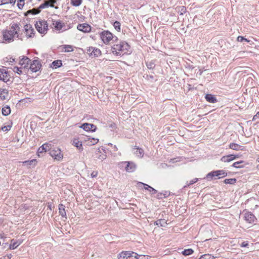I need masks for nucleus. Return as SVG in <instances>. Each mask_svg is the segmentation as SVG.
<instances>
[{
    "instance_id": "f257e3e1",
    "label": "nucleus",
    "mask_w": 259,
    "mask_h": 259,
    "mask_svg": "<svg viewBox=\"0 0 259 259\" xmlns=\"http://www.w3.org/2000/svg\"><path fill=\"white\" fill-rule=\"evenodd\" d=\"M130 46L126 41L118 40L115 37V43L111 47L112 53L116 56H122L130 51Z\"/></svg>"
},
{
    "instance_id": "f03ea898",
    "label": "nucleus",
    "mask_w": 259,
    "mask_h": 259,
    "mask_svg": "<svg viewBox=\"0 0 259 259\" xmlns=\"http://www.w3.org/2000/svg\"><path fill=\"white\" fill-rule=\"evenodd\" d=\"M19 29V25L17 23H14L11 27L9 30L6 31L3 33L4 39L8 42H12L14 40V35L17 34L18 31L16 29Z\"/></svg>"
},
{
    "instance_id": "7ed1b4c3",
    "label": "nucleus",
    "mask_w": 259,
    "mask_h": 259,
    "mask_svg": "<svg viewBox=\"0 0 259 259\" xmlns=\"http://www.w3.org/2000/svg\"><path fill=\"white\" fill-rule=\"evenodd\" d=\"M35 26L37 31L41 34H46L48 30V24L45 20L36 21Z\"/></svg>"
},
{
    "instance_id": "20e7f679",
    "label": "nucleus",
    "mask_w": 259,
    "mask_h": 259,
    "mask_svg": "<svg viewBox=\"0 0 259 259\" xmlns=\"http://www.w3.org/2000/svg\"><path fill=\"white\" fill-rule=\"evenodd\" d=\"M49 7H54L53 5H51L50 3L48 1H45V3L41 4L37 9H33L31 10H29L27 11L25 13V16H27L29 14H31L32 15H36L39 14L40 12L41 9L47 8Z\"/></svg>"
},
{
    "instance_id": "39448f33",
    "label": "nucleus",
    "mask_w": 259,
    "mask_h": 259,
    "mask_svg": "<svg viewBox=\"0 0 259 259\" xmlns=\"http://www.w3.org/2000/svg\"><path fill=\"white\" fill-rule=\"evenodd\" d=\"M49 154L54 159L60 161L63 157V154L61 153V149L58 147H52L49 150Z\"/></svg>"
},
{
    "instance_id": "423d86ee",
    "label": "nucleus",
    "mask_w": 259,
    "mask_h": 259,
    "mask_svg": "<svg viewBox=\"0 0 259 259\" xmlns=\"http://www.w3.org/2000/svg\"><path fill=\"white\" fill-rule=\"evenodd\" d=\"M100 37L104 44H106L109 42L112 39L115 40V36H113L110 31L106 30L102 31L100 34Z\"/></svg>"
},
{
    "instance_id": "0eeeda50",
    "label": "nucleus",
    "mask_w": 259,
    "mask_h": 259,
    "mask_svg": "<svg viewBox=\"0 0 259 259\" xmlns=\"http://www.w3.org/2000/svg\"><path fill=\"white\" fill-rule=\"evenodd\" d=\"M41 67V64L39 58H35L32 62L30 63V69L33 72H36L39 71Z\"/></svg>"
},
{
    "instance_id": "6e6552de",
    "label": "nucleus",
    "mask_w": 259,
    "mask_h": 259,
    "mask_svg": "<svg viewBox=\"0 0 259 259\" xmlns=\"http://www.w3.org/2000/svg\"><path fill=\"white\" fill-rule=\"evenodd\" d=\"M10 75L9 74L8 71L7 70L6 68L3 67L0 68V80L7 82L10 80Z\"/></svg>"
},
{
    "instance_id": "1a4fd4ad",
    "label": "nucleus",
    "mask_w": 259,
    "mask_h": 259,
    "mask_svg": "<svg viewBox=\"0 0 259 259\" xmlns=\"http://www.w3.org/2000/svg\"><path fill=\"white\" fill-rule=\"evenodd\" d=\"M244 219L248 223L255 224L257 219L255 215L250 211H246L244 215Z\"/></svg>"
},
{
    "instance_id": "9d476101",
    "label": "nucleus",
    "mask_w": 259,
    "mask_h": 259,
    "mask_svg": "<svg viewBox=\"0 0 259 259\" xmlns=\"http://www.w3.org/2000/svg\"><path fill=\"white\" fill-rule=\"evenodd\" d=\"M79 127L86 132H95L97 130V126L92 123H84Z\"/></svg>"
},
{
    "instance_id": "9b49d317",
    "label": "nucleus",
    "mask_w": 259,
    "mask_h": 259,
    "mask_svg": "<svg viewBox=\"0 0 259 259\" xmlns=\"http://www.w3.org/2000/svg\"><path fill=\"white\" fill-rule=\"evenodd\" d=\"M24 30L27 37H32L34 36L35 30L30 24H26L24 26Z\"/></svg>"
},
{
    "instance_id": "f8f14e48",
    "label": "nucleus",
    "mask_w": 259,
    "mask_h": 259,
    "mask_svg": "<svg viewBox=\"0 0 259 259\" xmlns=\"http://www.w3.org/2000/svg\"><path fill=\"white\" fill-rule=\"evenodd\" d=\"M134 252L132 251H122L117 256L118 259H127L133 256Z\"/></svg>"
},
{
    "instance_id": "ddd939ff",
    "label": "nucleus",
    "mask_w": 259,
    "mask_h": 259,
    "mask_svg": "<svg viewBox=\"0 0 259 259\" xmlns=\"http://www.w3.org/2000/svg\"><path fill=\"white\" fill-rule=\"evenodd\" d=\"M137 165L133 161H127L125 170L127 172H133L136 170Z\"/></svg>"
},
{
    "instance_id": "4468645a",
    "label": "nucleus",
    "mask_w": 259,
    "mask_h": 259,
    "mask_svg": "<svg viewBox=\"0 0 259 259\" xmlns=\"http://www.w3.org/2000/svg\"><path fill=\"white\" fill-rule=\"evenodd\" d=\"M77 28L83 32H89L91 30V26L87 23L79 24L77 25Z\"/></svg>"
},
{
    "instance_id": "2eb2a0df",
    "label": "nucleus",
    "mask_w": 259,
    "mask_h": 259,
    "mask_svg": "<svg viewBox=\"0 0 259 259\" xmlns=\"http://www.w3.org/2000/svg\"><path fill=\"white\" fill-rule=\"evenodd\" d=\"M51 149V144L49 143H45L41 146L37 150L38 155L39 156V153H42L44 152L49 151Z\"/></svg>"
},
{
    "instance_id": "dca6fc26",
    "label": "nucleus",
    "mask_w": 259,
    "mask_h": 259,
    "mask_svg": "<svg viewBox=\"0 0 259 259\" xmlns=\"http://www.w3.org/2000/svg\"><path fill=\"white\" fill-rule=\"evenodd\" d=\"M52 25L56 30L60 31L65 26V24L60 20H55L53 21Z\"/></svg>"
},
{
    "instance_id": "f3484780",
    "label": "nucleus",
    "mask_w": 259,
    "mask_h": 259,
    "mask_svg": "<svg viewBox=\"0 0 259 259\" xmlns=\"http://www.w3.org/2000/svg\"><path fill=\"white\" fill-rule=\"evenodd\" d=\"M138 184L139 186L141 185H143L144 189L148 190L151 195H154L157 193V191L156 190L148 184L142 182H139Z\"/></svg>"
},
{
    "instance_id": "a211bd4d",
    "label": "nucleus",
    "mask_w": 259,
    "mask_h": 259,
    "mask_svg": "<svg viewBox=\"0 0 259 259\" xmlns=\"http://www.w3.org/2000/svg\"><path fill=\"white\" fill-rule=\"evenodd\" d=\"M31 60L27 57L23 56L20 61V64L23 66L24 68L28 67V65L30 63Z\"/></svg>"
},
{
    "instance_id": "6ab92c4d",
    "label": "nucleus",
    "mask_w": 259,
    "mask_h": 259,
    "mask_svg": "<svg viewBox=\"0 0 259 259\" xmlns=\"http://www.w3.org/2000/svg\"><path fill=\"white\" fill-rule=\"evenodd\" d=\"M229 148L231 149L236 151H243L244 150L245 148L244 146L240 145L238 144L235 143H231L229 144Z\"/></svg>"
},
{
    "instance_id": "aec40b11",
    "label": "nucleus",
    "mask_w": 259,
    "mask_h": 259,
    "mask_svg": "<svg viewBox=\"0 0 259 259\" xmlns=\"http://www.w3.org/2000/svg\"><path fill=\"white\" fill-rule=\"evenodd\" d=\"M9 98V92L6 89H0V99L2 100H7Z\"/></svg>"
},
{
    "instance_id": "412c9836",
    "label": "nucleus",
    "mask_w": 259,
    "mask_h": 259,
    "mask_svg": "<svg viewBox=\"0 0 259 259\" xmlns=\"http://www.w3.org/2000/svg\"><path fill=\"white\" fill-rule=\"evenodd\" d=\"M206 100L211 103H215L217 102V99L216 97L211 94H207L205 96Z\"/></svg>"
},
{
    "instance_id": "4be33fe9",
    "label": "nucleus",
    "mask_w": 259,
    "mask_h": 259,
    "mask_svg": "<svg viewBox=\"0 0 259 259\" xmlns=\"http://www.w3.org/2000/svg\"><path fill=\"white\" fill-rule=\"evenodd\" d=\"M101 55V52L100 49L94 47L92 53H90V57L92 58H95L100 56Z\"/></svg>"
},
{
    "instance_id": "5701e85b",
    "label": "nucleus",
    "mask_w": 259,
    "mask_h": 259,
    "mask_svg": "<svg viewBox=\"0 0 259 259\" xmlns=\"http://www.w3.org/2000/svg\"><path fill=\"white\" fill-rule=\"evenodd\" d=\"M59 213L62 217L66 218V212L65 211V206L63 204H59L58 206Z\"/></svg>"
},
{
    "instance_id": "b1692460",
    "label": "nucleus",
    "mask_w": 259,
    "mask_h": 259,
    "mask_svg": "<svg viewBox=\"0 0 259 259\" xmlns=\"http://www.w3.org/2000/svg\"><path fill=\"white\" fill-rule=\"evenodd\" d=\"M170 195V192L168 191H165L163 192L158 193L157 194L156 198L158 199H162L163 198H167Z\"/></svg>"
},
{
    "instance_id": "393cba45",
    "label": "nucleus",
    "mask_w": 259,
    "mask_h": 259,
    "mask_svg": "<svg viewBox=\"0 0 259 259\" xmlns=\"http://www.w3.org/2000/svg\"><path fill=\"white\" fill-rule=\"evenodd\" d=\"M72 145L76 147L79 150L82 151L83 147L82 142L77 139H74L72 142Z\"/></svg>"
},
{
    "instance_id": "a878e982",
    "label": "nucleus",
    "mask_w": 259,
    "mask_h": 259,
    "mask_svg": "<svg viewBox=\"0 0 259 259\" xmlns=\"http://www.w3.org/2000/svg\"><path fill=\"white\" fill-rule=\"evenodd\" d=\"M134 149L135 150L134 153L137 156L139 157H142L143 156L144 150L142 148L135 146Z\"/></svg>"
},
{
    "instance_id": "bb28decb",
    "label": "nucleus",
    "mask_w": 259,
    "mask_h": 259,
    "mask_svg": "<svg viewBox=\"0 0 259 259\" xmlns=\"http://www.w3.org/2000/svg\"><path fill=\"white\" fill-rule=\"evenodd\" d=\"M62 65V61L60 60H57L54 61L51 65V67H52L54 69H57L60 67H61Z\"/></svg>"
},
{
    "instance_id": "cd10ccee",
    "label": "nucleus",
    "mask_w": 259,
    "mask_h": 259,
    "mask_svg": "<svg viewBox=\"0 0 259 259\" xmlns=\"http://www.w3.org/2000/svg\"><path fill=\"white\" fill-rule=\"evenodd\" d=\"M215 177H217L216 170H213L207 174L204 179H206L207 181H211Z\"/></svg>"
},
{
    "instance_id": "c85d7f7f",
    "label": "nucleus",
    "mask_w": 259,
    "mask_h": 259,
    "mask_svg": "<svg viewBox=\"0 0 259 259\" xmlns=\"http://www.w3.org/2000/svg\"><path fill=\"white\" fill-rule=\"evenodd\" d=\"M2 114L4 116H8L11 113V109L9 106L6 105L2 108Z\"/></svg>"
},
{
    "instance_id": "c756f323",
    "label": "nucleus",
    "mask_w": 259,
    "mask_h": 259,
    "mask_svg": "<svg viewBox=\"0 0 259 259\" xmlns=\"http://www.w3.org/2000/svg\"><path fill=\"white\" fill-rule=\"evenodd\" d=\"M216 174L218 179H221L227 176V173L224 170H216Z\"/></svg>"
},
{
    "instance_id": "7c9ffc66",
    "label": "nucleus",
    "mask_w": 259,
    "mask_h": 259,
    "mask_svg": "<svg viewBox=\"0 0 259 259\" xmlns=\"http://www.w3.org/2000/svg\"><path fill=\"white\" fill-rule=\"evenodd\" d=\"M61 47L63 49V52H71L73 51V46L71 45H62Z\"/></svg>"
},
{
    "instance_id": "2f4dec72",
    "label": "nucleus",
    "mask_w": 259,
    "mask_h": 259,
    "mask_svg": "<svg viewBox=\"0 0 259 259\" xmlns=\"http://www.w3.org/2000/svg\"><path fill=\"white\" fill-rule=\"evenodd\" d=\"M36 159H32L31 160H26L24 162H23V164L25 165H32V166H34L36 164Z\"/></svg>"
},
{
    "instance_id": "473e14b6",
    "label": "nucleus",
    "mask_w": 259,
    "mask_h": 259,
    "mask_svg": "<svg viewBox=\"0 0 259 259\" xmlns=\"http://www.w3.org/2000/svg\"><path fill=\"white\" fill-rule=\"evenodd\" d=\"M154 224L158 226L164 227L167 223L165 220L159 219L155 222Z\"/></svg>"
},
{
    "instance_id": "72a5a7b5",
    "label": "nucleus",
    "mask_w": 259,
    "mask_h": 259,
    "mask_svg": "<svg viewBox=\"0 0 259 259\" xmlns=\"http://www.w3.org/2000/svg\"><path fill=\"white\" fill-rule=\"evenodd\" d=\"M194 252V250L191 248L185 249L182 252V254L184 256L191 255Z\"/></svg>"
},
{
    "instance_id": "f704fd0d",
    "label": "nucleus",
    "mask_w": 259,
    "mask_h": 259,
    "mask_svg": "<svg viewBox=\"0 0 259 259\" xmlns=\"http://www.w3.org/2000/svg\"><path fill=\"white\" fill-rule=\"evenodd\" d=\"M177 9L180 15H183L186 12V8L185 6L178 7Z\"/></svg>"
},
{
    "instance_id": "c9c22d12",
    "label": "nucleus",
    "mask_w": 259,
    "mask_h": 259,
    "mask_svg": "<svg viewBox=\"0 0 259 259\" xmlns=\"http://www.w3.org/2000/svg\"><path fill=\"white\" fill-rule=\"evenodd\" d=\"M244 162L243 160L235 162L232 164V166L236 168H242L244 166L243 165H241V164Z\"/></svg>"
},
{
    "instance_id": "e433bc0d",
    "label": "nucleus",
    "mask_w": 259,
    "mask_h": 259,
    "mask_svg": "<svg viewBox=\"0 0 259 259\" xmlns=\"http://www.w3.org/2000/svg\"><path fill=\"white\" fill-rule=\"evenodd\" d=\"M146 65L149 69H153L155 67V61L153 60L146 62Z\"/></svg>"
},
{
    "instance_id": "4c0bfd02",
    "label": "nucleus",
    "mask_w": 259,
    "mask_h": 259,
    "mask_svg": "<svg viewBox=\"0 0 259 259\" xmlns=\"http://www.w3.org/2000/svg\"><path fill=\"white\" fill-rule=\"evenodd\" d=\"M237 181L236 179H226L224 181V183L226 184H234Z\"/></svg>"
},
{
    "instance_id": "58836bf2",
    "label": "nucleus",
    "mask_w": 259,
    "mask_h": 259,
    "mask_svg": "<svg viewBox=\"0 0 259 259\" xmlns=\"http://www.w3.org/2000/svg\"><path fill=\"white\" fill-rule=\"evenodd\" d=\"M19 245L17 243V242H15V240L14 239H12L11 240V243L9 245V248L10 249H16Z\"/></svg>"
},
{
    "instance_id": "ea45409f",
    "label": "nucleus",
    "mask_w": 259,
    "mask_h": 259,
    "mask_svg": "<svg viewBox=\"0 0 259 259\" xmlns=\"http://www.w3.org/2000/svg\"><path fill=\"white\" fill-rule=\"evenodd\" d=\"M215 257L210 254H204L201 255L199 259H214Z\"/></svg>"
},
{
    "instance_id": "a19ab883",
    "label": "nucleus",
    "mask_w": 259,
    "mask_h": 259,
    "mask_svg": "<svg viewBox=\"0 0 259 259\" xmlns=\"http://www.w3.org/2000/svg\"><path fill=\"white\" fill-rule=\"evenodd\" d=\"M82 0H71V4L75 7H78L81 4Z\"/></svg>"
},
{
    "instance_id": "79ce46f5",
    "label": "nucleus",
    "mask_w": 259,
    "mask_h": 259,
    "mask_svg": "<svg viewBox=\"0 0 259 259\" xmlns=\"http://www.w3.org/2000/svg\"><path fill=\"white\" fill-rule=\"evenodd\" d=\"M113 26L115 30L117 31L120 32L121 30L120 28V23L119 21H116L113 23Z\"/></svg>"
},
{
    "instance_id": "37998d69",
    "label": "nucleus",
    "mask_w": 259,
    "mask_h": 259,
    "mask_svg": "<svg viewBox=\"0 0 259 259\" xmlns=\"http://www.w3.org/2000/svg\"><path fill=\"white\" fill-rule=\"evenodd\" d=\"M221 161L224 162H230L231 161L229 155L223 156L221 158Z\"/></svg>"
},
{
    "instance_id": "c03bdc74",
    "label": "nucleus",
    "mask_w": 259,
    "mask_h": 259,
    "mask_svg": "<svg viewBox=\"0 0 259 259\" xmlns=\"http://www.w3.org/2000/svg\"><path fill=\"white\" fill-rule=\"evenodd\" d=\"M13 71L19 75L22 74L23 71L22 70L21 67H18L17 66H15L13 68Z\"/></svg>"
},
{
    "instance_id": "a18cd8bd",
    "label": "nucleus",
    "mask_w": 259,
    "mask_h": 259,
    "mask_svg": "<svg viewBox=\"0 0 259 259\" xmlns=\"http://www.w3.org/2000/svg\"><path fill=\"white\" fill-rule=\"evenodd\" d=\"M25 0H18L17 3V6L20 9H22L24 5Z\"/></svg>"
},
{
    "instance_id": "49530a36",
    "label": "nucleus",
    "mask_w": 259,
    "mask_h": 259,
    "mask_svg": "<svg viewBox=\"0 0 259 259\" xmlns=\"http://www.w3.org/2000/svg\"><path fill=\"white\" fill-rule=\"evenodd\" d=\"M99 155L98 156V158L100 159L101 160L103 161V160L105 159L106 158V155L104 153L101 154V152L99 151Z\"/></svg>"
},
{
    "instance_id": "de8ad7c7",
    "label": "nucleus",
    "mask_w": 259,
    "mask_h": 259,
    "mask_svg": "<svg viewBox=\"0 0 259 259\" xmlns=\"http://www.w3.org/2000/svg\"><path fill=\"white\" fill-rule=\"evenodd\" d=\"M127 161H122L119 162L118 164V167L120 168H125V166L126 165Z\"/></svg>"
},
{
    "instance_id": "09e8293b",
    "label": "nucleus",
    "mask_w": 259,
    "mask_h": 259,
    "mask_svg": "<svg viewBox=\"0 0 259 259\" xmlns=\"http://www.w3.org/2000/svg\"><path fill=\"white\" fill-rule=\"evenodd\" d=\"M5 61L9 62L10 64L11 63H13L15 61V59L13 58L12 57H7L5 59Z\"/></svg>"
},
{
    "instance_id": "8fccbe9b",
    "label": "nucleus",
    "mask_w": 259,
    "mask_h": 259,
    "mask_svg": "<svg viewBox=\"0 0 259 259\" xmlns=\"http://www.w3.org/2000/svg\"><path fill=\"white\" fill-rule=\"evenodd\" d=\"M98 174V172L97 171H93L91 173V176L92 178H96L97 177Z\"/></svg>"
},
{
    "instance_id": "3c124183",
    "label": "nucleus",
    "mask_w": 259,
    "mask_h": 259,
    "mask_svg": "<svg viewBox=\"0 0 259 259\" xmlns=\"http://www.w3.org/2000/svg\"><path fill=\"white\" fill-rule=\"evenodd\" d=\"M11 127V126L10 125L4 126V127H2V130L4 132L8 131L10 130Z\"/></svg>"
},
{
    "instance_id": "603ef678",
    "label": "nucleus",
    "mask_w": 259,
    "mask_h": 259,
    "mask_svg": "<svg viewBox=\"0 0 259 259\" xmlns=\"http://www.w3.org/2000/svg\"><path fill=\"white\" fill-rule=\"evenodd\" d=\"M145 78L147 80H154V76L152 75H146Z\"/></svg>"
},
{
    "instance_id": "864d4df0",
    "label": "nucleus",
    "mask_w": 259,
    "mask_h": 259,
    "mask_svg": "<svg viewBox=\"0 0 259 259\" xmlns=\"http://www.w3.org/2000/svg\"><path fill=\"white\" fill-rule=\"evenodd\" d=\"M198 181V179L195 178V179L192 180L191 181H190V182H189V185H192L195 184V183H196Z\"/></svg>"
},
{
    "instance_id": "5fc2aeb1",
    "label": "nucleus",
    "mask_w": 259,
    "mask_h": 259,
    "mask_svg": "<svg viewBox=\"0 0 259 259\" xmlns=\"http://www.w3.org/2000/svg\"><path fill=\"white\" fill-rule=\"evenodd\" d=\"M94 49V47H89L88 49H87V54L89 55V56L90 57V53H92V51Z\"/></svg>"
},
{
    "instance_id": "6e6d98bb",
    "label": "nucleus",
    "mask_w": 259,
    "mask_h": 259,
    "mask_svg": "<svg viewBox=\"0 0 259 259\" xmlns=\"http://www.w3.org/2000/svg\"><path fill=\"white\" fill-rule=\"evenodd\" d=\"M244 37L242 36H238L237 38V41L239 42H242L244 41Z\"/></svg>"
},
{
    "instance_id": "4d7b16f0",
    "label": "nucleus",
    "mask_w": 259,
    "mask_h": 259,
    "mask_svg": "<svg viewBox=\"0 0 259 259\" xmlns=\"http://www.w3.org/2000/svg\"><path fill=\"white\" fill-rule=\"evenodd\" d=\"M8 4V2L7 0H0V6Z\"/></svg>"
},
{
    "instance_id": "13d9d810",
    "label": "nucleus",
    "mask_w": 259,
    "mask_h": 259,
    "mask_svg": "<svg viewBox=\"0 0 259 259\" xmlns=\"http://www.w3.org/2000/svg\"><path fill=\"white\" fill-rule=\"evenodd\" d=\"M140 255H139L137 253L134 252L133 256L132 257H134L136 259H139Z\"/></svg>"
},
{
    "instance_id": "bf43d9fd",
    "label": "nucleus",
    "mask_w": 259,
    "mask_h": 259,
    "mask_svg": "<svg viewBox=\"0 0 259 259\" xmlns=\"http://www.w3.org/2000/svg\"><path fill=\"white\" fill-rule=\"evenodd\" d=\"M248 245V243L247 242H243L241 244V247H244Z\"/></svg>"
},
{
    "instance_id": "052dcab7",
    "label": "nucleus",
    "mask_w": 259,
    "mask_h": 259,
    "mask_svg": "<svg viewBox=\"0 0 259 259\" xmlns=\"http://www.w3.org/2000/svg\"><path fill=\"white\" fill-rule=\"evenodd\" d=\"M16 0H9L8 4H11L14 5L16 3Z\"/></svg>"
},
{
    "instance_id": "680f3d73",
    "label": "nucleus",
    "mask_w": 259,
    "mask_h": 259,
    "mask_svg": "<svg viewBox=\"0 0 259 259\" xmlns=\"http://www.w3.org/2000/svg\"><path fill=\"white\" fill-rule=\"evenodd\" d=\"M51 5H53L54 6V4L56 2V0H49L48 1Z\"/></svg>"
},
{
    "instance_id": "e2e57ef3",
    "label": "nucleus",
    "mask_w": 259,
    "mask_h": 259,
    "mask_svg": "<svg viewBox=\"0 0 259 259\" xmlns=\"http://www.w3.org/2000/svg\"><path fill=\"white\" fill-rule=\"evenodd\" d=\"M229 155L231 161L235 160V157L234 156V154H229Z\"/></svg>"
},
{
    "instance_id": "0e129e2a",
    "label": "nucleus",
    "mask_w": 259,
    "mask_h": 259,
    "mask_svg": "<svg viewBox=\"0 0 259 259\" xmlns=\"http://www.w3.org/2000/svg\"><path fill=\"white\" fill-rule=\"evenodd\" d=\"M93 140H94V142L92 144L93 145H94V144L97 143L99 141V140L98 139L93 138Z\"/></svg>"
},
{
    "instance_id": "69168bd1",
    "label": "nucleus",
    "mask_w": 259,
    "mask_h": 259,
    "mask_svg": "<svg viewBox=\"0 0 259 259\" xmlns=\"http://www.w3.org/2000/svg\"><path fill=\"white\" fill-rule=\"evenodd\" d=\"M186 67L190 69H193L194 68L192 65H190V64H188Z\"/></svg>"
},
{
    "instance_id": "338daca9",
    "label": "nucleus",
    "mask_w": 259,
    "mask_h": 259,
    "mask_svg": "<svg viewBox=\"0 0 259 259\" xmlns=\"http://www.w3.org/2000/svg\"><path fill=\"white\" fill-rule=\"evenodd\" d=\"M18 244V245L19 246L22 242V241L21 240H18L17 241H15Z\"/></svg>"
},
{
    "instance_id": "774afa93",
    "label": "nucleus",
    "mask_w": 259,
    "mask_h": 259,
    "mask_svg": "<svg viewBox=\"0 0 259 259\" xmlns=\"http://www.w3.org/2000/svg\"><path fill=\"white\" fill-rule=\"evenodd\" d=\"M0 259H10V257L8 255L7 256H4L3 257H1Z\"/></svg>"
}]
</instances>
